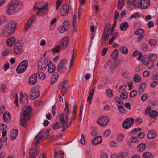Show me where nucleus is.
Returning a JSON list of instances; mask_svg holds the SVG:
<instances>
[{
	"instance_id": "obj_1",
	"label": "nucleus",
	"mask_w": 158,
	"mask_h": 158,
	"mask_svg": "<svg viewBox=\"0 0 158 158\" xmlns=\"http://www.w3.org/2000/svg\"><path fill=\"white\" fill-rule=\"evenodd\" d=\"M23 8V4L20 0H12L7 6L6 12L9 15H13L20 11Z\"/></svg>"
},
{
	"instance_id": "obj_2",
	"label": "nucleus",
	"mask_w": 158,
	"mask_h": 158,
	"mask_svg": "<svg viewBox=\"0 0 158 158\" xmlns=\"http://www.w3.org/2000/svg\"><path fill=\"white\" fill-rule=\"evenodd\" d=\"M127 4L128 6L134 5L137 7L143 9L147 8L150 5L149 0H127Z\"/></svg>"
},
{
	"instance_id": "obj_3",
	"label": "nucleus",
	"mask_w": 158,
	"mask_h": 158,
	"mask_svg": "<svg viewBox=\"0 0 158 158\" xmlns=\"http://www.w3.org/2000/svg\"><path fill=\"white\" fill-rule=\"evenodd\" d=\"M32 108L31 106H28L25 108L24 111L22 112L21 117L20 120V125L24 127H27L25 124L29 118V114L31 112Z\"/></svg>"
},
{
	"instance_id": "obj_4",
	"label": "nucleus",
	"mask_w": 158,
	"mask_h": 158,
	"mask_svg": "<svg viewBox=\"0 0 158 158\" xmlns=\"http://www.w3.org/2000/svg\"><path fill=\"white\" fill-rule=\"evenodd\" d=\"M48 5L47 3L43 5L40 2H37L34 6L35 10L37 9L38 12L36 13V15L37 16H41L46 13L48 10Z\"/></svg>"
},
{
	"instance_id": "obj_5",
	"label": "nucleus",
	"mask_w": 158,
	"mask_h": 158,
	"mask_svg": "<svg viewBox=\"0 0 158 158\" xmlns=\"http://www.w3.org/2000/svg\"><path fill=\"white\" fill-rule=\"evenodd\" d=\"M111 27V25L110 24L107 23L105 25L101 41L102 43L104 44L107 40L110 32Z\"/></svg>"
},
{
	"instance_id": "obj_6",
	"label": "nucleus",
	"mask_w": 158,
	"mask_h": 158,
	"mask_svg": "<svg viewBox=\"0 0 158 158\" xmlns=\"http://www.w3.org/2000/svg\"><path fill=\"white\" fill-rule=\"evenodd\" d=\"M67 62V60L65 59H63L60 61L57 68V71L59 73H62L65 72L66 69Z\"/></svg>"
},
{
	"instance_id": "obj_7",
	"label": "nucleus",
	"mask_w": 158,
	"mask_h": 158,
	"mask_svg": "<svg viewBox=\"0 0 158 158\" xmlns=\"http://www.w3.org/2000/svg\"><path fill=\"white\" fill-rule=\"evenodd\" d=\"M134 119L132 118H128L124 121L122 127L125 129H127L131 127L133 124Z\"/></svg>"
},
{
	"instance_id": "obj_8",
	"label": "nucleus",
	"mask_w": 158,
	"mask_h": 158,
	"mask_svg": "<svg viewBox=\"0 0 158 158\" xmlns=\"http://www.w3.org/2000/svg\"><path fill=\"white\" fill-rule=\"evenodd\" d=\"M23 45L21 41L17 42L14 48V51L15 54H20L22 51Z\"/></svg>"
},
{
	"instance_id": "obj_9",
	"label": "nucleus",
	"mask_w": 158,
	"mask_h": 158,
	"mask_svg": "<svg viewBox=\"0 0 158 158\" xmlns=\"http://www.w3.org/2000/svg\"><path fill=\"white\" fill-rule=\"evenodd\" d=\"M69 5L65 4L63 5L60 10V14L62 16H65L67 15L69 12Z\"/></svg>"
},
{
	"instance_id": "obj_10",
	"label": "nucleus",
	"mask_w": 158,
	"mask_h": 158,
	"mask_svg": "<svg viewBox=\"0 0 158 158\" xmlns=\"http://www.w3.org/2000/svg\"><path fill=\"white\" fill-rule=\"evenodd\" d=\"M48 61L45 58L43 60H40L38 63V69L40 70L45 69L48 66Z\"/></svg>"
},
{
	"instance_id": "obj_11",
	"label": "nucleus",
	"mask_w": 158,
	"mask_h": 158,
	"mask_svg": "<svg viewBox=\"0 0 158 158\" xmlns=\"http://www.w3.org/2000/svg\"><path fill=\"white\" fill-rule=\"evenodd\" d=\"M2 30L3 35L6 37H8L12 35L15 32L14 30L12 31L7 26H6L5 29Z\"/></svg>"
},
{
	"instance_id": "obj_12",
	"label": "nucleus",
	"mask_w": 158,
	"mask_h": 158,
	"mask_svg": "<svg viewBox=\"0 0 158 158\" xmlns=\"http://www.w3.org/2000/svg\"><path fill=\"white\" fill-rule=\"evenodd\" d=\"M109 122L107 117H102L99 118L97 121V123L102 127L106 125Z\"/></svg>"
},
{
	"instance_id": "obj_13",
	"label": "nucleus",
	"mask_w": 158,
	"mask_h": 158,
	"mask_svg": "<svg viewBox=\"0 0 158 158\" xmlns=\"http://www.w3.org/2000/svg\"><path fill=\"white\" fill-rule=\"evenodd\" d=\"M67 81H64L63 82H60L59 85L58 89L64 91L62 95H64L66 93L67 88L65 85L67 84Z\"/></svg>"
},
{
	"instance_id": "obj_14",
	"label": "nucleus",
	"mask_w": 158,
	"mask_h": 158,
	"mask_svg": "<svg viewBox=\"0 0 158 158\" xmlns=\"http://www.w3.org/2000/svg\"><path fill=\"white\" fill-rule=\"evenodd\" d=\"M37 75L35 73L32 75L28 79V83L29 85H33L37 82Z\"/></svg>"
},
{
	"instance_id": "obj_15",
	"label": "nucleus",
	"mask_w": 158,
	"mask_h": 158,
	"mask_svg": "<svg viewBox=\"0 0 158 158\" xmlns=\"http://www.w3.org/2000/svg\"><path fill=\"white\" fill-rule=\"evenodd\" d=\"M31 91L32 93L30 94L29 98L31 100H33L39 96L40 92L39 91H34L33 89H32Z\"/></svg>"
},
{
	"instance_id": "obj_16",
	"label": "nucleus",
	"mask_w": 158,
	"mask_h": 158,
	"mask_svg": "<svg viewBox=\"0 0 158 158\" xmlns=\"http://www.w3.org/2000/svg\"><path fill=\"white\" fill-rule=\"evenodd\" d=\"M16 41V40L15 37H10L7 40L6 44L8 46L11 47L14 45Z\"/></svg>"
},
{
	"instance_id": "obj_17",
	"label": "nucleus",
	"mask_w": 158,
	"mask_h": 158,
	"mask_svg": "<svg viewBox=\"0 0 158 158\" xmlns=\"http://www.w3.org/2000/svg\"><path fill=\"white\" fill-rule=\"evenodd\" d=\"M102 139L101 136H97L92 140V143L94 145H97L100 144L102 141Z\"/></svg>"
},
{
	"instance_id": "obj_18",
	"label": "nucleus",
	"mask_w": 158,
	"mask_h": 158,
	"mask_svg": "<svg viewBox=\"0 0 158 158\" xmlns=\"http://www.w3.org/2000/svg\"><path fill=\"white\" fill-rule=\"evenodd\" d=\"M62 43L61 46V48L63 49H66L68 46L69 43V39L67 37L63 38L62 40Z\"/></svg>"
},
{
	"instance_id": "obj_19",
	"label": "nucleus",
	"mask_w": 158,
	"mask_h": 158,
	"mask_svg": "<svg viewBox=\"0 0 158 158\" xmlns=\"http://www.w3.org/2000/svg\"><path fill=\"white\" fill-rule=\"evenodd\" d=\"M129 27L128 23L127 22H123L120 24L119 28L121 31H125Z\"/></svg>"
},
{
	"instance_id": "obj_20",
	"label": "nucleus",
	"mask_w": 158,
	"mask_h": 158,
	"mask_svg": "<svg viewBox=\"0 0 158 158\" xmlns=\"http://www.w3.org/2000/svg\"><path fill=\"white\" fill-rule=\"evenodd\" d=\"M72 56L71 57V60L70 61V63L69 64V68H71L72 67V65L73 64V63L75 60L76 55L77 54V51L75 49H74L72 51Z\"/></svg>"
},
{
	"instance_id": "obj_21",
	"label": "nucleus",
	"mask_w": 158,
	"mask_h": 158,
	"mask_svg": "<svg viewBox=\"0 0 158 158\" xmlns=\"http://www.w3.org/2000/svg\"><path fill=\"white\" fill-rule=\"evenodd\" d=\"M156 136V133L153 130H150L147 135V138L150 139H153Z\"/></svg>"
},
{
	"instance_id": "obj_22",
	"label": "nucleus",
	"mask_w": 158,
	"mask_h": 158,
	"mask_svg": "<svg viewBox=\"0 0 158 158\" xmlns=\"http://www.w3.org/2000/svg\"><path fill=\"white\" fill-rule=\"evenodd\" d=\"M16 24V23L15 21H11L9 22L7 26L12 31L14 30V31H15Z\"/></svg>"
},
{
	"instance_id": "obj_23",
	"label": "nucleus",
	"mask_w": 158,
	"mask_h": 158,
	"mask_svg": "<svg viewBox=\"0 0 158 158\" xmlns=\"http://www.w3.org/2000/svg\"><path fill=\"white\" fill-rule=\"evenodd\" d=\"M3 118L4 122L6 123H9L11 118L10 114L9 113H4L3 115Z\"/></svg>"
},
{
	"instance_id": "obj_24",
	"label": "nucleus",
	"mask_w": 158,
	"mask_h": 158,
	"mask_svg": "<svg viewBox=\"0 0 158 158\" xmlns=\"http://www.w3.org/2000/svg\"><path fill=\"white\" fill-rule=\"evenodd\" d=\"M72 24L73 27V32L74 33L76 32L77 28V17L76 15H74L73 16Z\"/></svg>"
},
{
	"instance_id": "obj_25",
	"label": "nucleus",
	"mask_w": 158,
	"mask_h": 158,
	"mask_svg": "<svg viewBox=\"0 0 158 158\" xmlns=\"http://www.w3.org/2000/svg\"><path fill=\"white\" fill-rule=\"evenodd\" d=\"M37 150H34L33 147H31L29 151V155L30 156L29 158H35V155H37Z\"/></svg>"
},
{
	"instance_id": "obj_26",
	"label": "nucleus",
	"mask_w": 158,
	"mask_h": 158,
	"mask_svg": "<svg viewBox=\"0 0 158 158\" xmlns=\"http://www.w3.org/2000/svg\"><path fill=\"white\" fill-rule=\"evenodd\" d=\"M27 68L25 66H23L22 65L19 64L16 69L17 72L19 74H21L24 72L27 69Z\"/></svg>"
},
{
	"instance_id": "obj_27",
	"label": "nucleus",
	"mask_w": 158,
	"mask_h": 158,
	"mask_svg": "<svg viewBox=\"0 0 158 158\" xmlns=\"http://www.w3.org/2000/svg\"><path fill=\"white\" fill-rule=\"evenodd\" d=\"M55 69V67L53 64L51 62H49L48 67V71L50 73L53 72Z\"/></svg>"
},
{
	"instance_id": "obj_28",
	"label": "nucleus",
	"mask_w": 158,
	"mask_h": 158,
	"mask_svg": "<svg viewBox=\"0 0 158 158\" xmlns=\"http://www.w3.org/2000/svg\"><path fill=\"white\" fill-rule=\"evenodd\" d=\"M28 99V96L27 94L26 93H25L21 96V98L20 99L21 102L22 103H27Z\"/></svg>"
},
{
	"instance_id": "obj_29",
	"label": "nucleus",
	"mask_w": 158,
	"mask_h": 158,
	"mask_svg": "<svg viewBox=\"0 0 158 158\" xmlns=\"http://www.w3.org/2000/svg\"><path fill=\"white\" fill-rule=\"evenodd\" d=\"M146 84L145 83L143 82L140 84L138 92L139 94H141L144 92L146 88Z\"/></svg>"
},
{
	"instance_id": "obj_30",
	"label": "nucleus",
	"mask_w": 158,
	"mask_h": 158,
	"mask_svg": "<svg viewBox=\"0 0 158 158\" xmlns=\"http://www.w3.org/2000/svg\"><path fill=\"white\" fill-rule=\"evenodd\" d=\"M18 134V130L17 129L13 130L11 133V139L14 140L16 138Z\"/></svg>"
},
{
	"instance_id": "obj_31",
	"label": "nucleus",
	"mask_w": 158,
	"mask_h": 158,
	"mask_svg": "<svg viewBox=\"0 0 158 158\" xmlns=\"http://www.w3.org/2000/svg\"><path fill=\"white\" fill-rule=\"evenodd\" d=\"M148 57L150 61L155 62L156 61L157 56L156 54H149L148 55Z\"/></svg>"
},
{
	"instance_id": "obj_32",
	"label": "nucleus",
	"mask_w": 158,
	"mask_h": 158,
	"mask_svg": "<svg viewBox=\"0 0 158 158\" xmlns=\"http://www.w3.org/2000/svg\"><path fill=\"white\" fill-rule=\"evenodd\" d=\"M119 55L118 50L116 49H115L111 54V57L114 59H116L118 57Z\"/></svg>"
},
{
	"instance_id": "obj_33",
	"label": "nucleus",
	"mask_w": 158,
	"mask_h": 158,
	"mask_svg": "<svg viewBox=\"0 0 158 158\" xmlns=\"http://www.w3.org/2000/svg\"><path fill=\"white\" fill-rule=\"evenodd\" d=\"M149 115L150 118H154L157 117L158 113L156 111L153 110L149 113Z\"/></svg>"
},
{
	"instance_id": "obj_34",
	"label": "nucleus",
	"mask_w": 158,
	"mask_h": 158,
	"mask_svg": "<svg viewBox=\"0 0 158 158\" xmlns=\"http://www.w3.org/2000/svg\"><path fill=\"white\" fill-rule=\"evenodd\" d=\"M120 52L123 54H127L128 52V49L126 47L122 46L119 48Z\"/></svg>"
},
{
	"instance_id": "obj_35",
	"label": "nucleus",
	"mask_w": 158,
	"mask_h": 158,
	"mask_svg": "<svg viewBox=\"0 0 158 158\" xmlns=\"http://www.w3.org/2000/svg\"><path fill=\"white\" fill-rule=\"evenodd\" d=\"M125 3V0H119L118 5V9L119 10L121 9L124 6Z\"/></svg>"
},
{
	"instance_id": "obj_36",
	"label": "nucleus",
	"mask_w": 158,
	"mask_h": 158,
	"mask_svg": "<svg viewBox=\"0 0 158 158\" xmlns=\"http://www.w3.org/2000/svg\"><path fill=\"white\" fill-rule=\"evenodd\" d=\"M58 77V74L57 73L52 76L51 78V83L52 84H54L57 81Z\"/></svg>"
},
{
	"instance_id": "obj_37",
	"label": "nucleus",
	"mask_w": 158,
	"mask_h": 158,
	"mask_svg": "<svg viewBox=\"0 0 158 158\" xmlns=\"http://www.w3.org/2000/svg\"><path fill=\"white\" fill-rule=\"evenodd\" d=\"M94 89H92L91 91L90 92L89 94V97H88V100L89 102V104H91L92 100L94 95Z\"/></svg>"
},
{
	"instance_id": "obj_38",
	"label": "nucleus",
	"mask_w": 158,
	"mask_h": 158,
	"mask_svg": "<svg viewBox=\"0 0 158 158\" xmlns=\"http://www.w3.org/2000/svg\"><path fill=\"white\" fill-rule=\"evenodd\" d=\"M142 156L143 158H152L153 157L152 154L149 152L144 153Z\"/></svg>"
},
{
	"instance_id": "obj_39",
	"label": "nucleus",
	"mask_w": 158,
	"mask_h": 158,
	"mask_svg": "<svg viewBox=\"0 0 158 158\" xmlns=\"http://www.w3.org/2000/svg\"><path fill=\"white\" fill-rule=\"evenodd\" d=\"M149 61L150 60L148 56V57L143 56L142 60V62L143 64L147 65Z\"/></svg>"
},
{
	"instance_id": "obj_40",
	"label": "nucleus",
	"mask_w": 158,
	"mask_h": 158,
	"mask_svg": "<svg viewBox=\"0 0 158 158\" xmlns=\"http://www.w3.org/2000/svg\"><path fill=\"white\" fill-rule=\"evenodd\" d=\"M111 35L112 36V38H114V39L115 40L116 37L118 36V32L117 31H114V30H113V29H111Z\"/></svg>"
},
{
	"instance_id": "obj_41",
	"label": "nucleus",
	"mask_w": 158,
	"mask_h": 158,
	"mask_svg": "<svg viewBox=\"0 0 158 158\" xmlns=\"http://www.w3.org/2000/svg\"><path fill=\"white\" fill-rule=\"evenodd\" d=\"M117 106L120 113L123 114L126 112V110L123 106L118 105Z\"/></svg>"
},
{
	"instance_id": "obj_42",
	"label": "nucleus",
	"mask_w": 158,
	"mask_h": 158,
	"mask_svg": "<svg viewBox=\"0 0 158 158\" xmlns=\"http://www.w3.org/2000/svg\"><path fill=\"white\" fill-rule=\"evenodd\" d=\"M145 145L143 143L138 145L137 147V149L141 152L145 150Z\"/></svg>"
},
{
	"instance_id": "obj_43",
	"label": "nucleus",
	"mask_w": 158,
	"mask_h": 158,
	"mask_svg": "<svg viewBox=\"0 0 158 158\" xmlns=\"http://www.w3.org/2000/svg\"><path fill=\"white\" fill-rule=\"evenodd\" d=\"M133 80L135 82L138 83L141 81V78L139 75L135 74L134 75Z\"/></svg>"
},
{
	"instance_id": "obj_44",
	"label": "nucleus",
	"mask_w": 158,
	"mask_h": 158,
	"mask_svg": "<svg viewBox=\"0 0 158 158\" xmlns=\"http://www.w3.org/2000/svg\"><path fill=\"white\" fill-rule=\"evenodd\" d=\"M77 109V106L76 105H75L73 107V114L72 117V119H75L76 117V113Z\"/></svg>"
},
{
	"instance_id": "obj_45",
	"label": "nucleus",
	"mask_w": 158,
	"mask_h": 158,
	"mask_svg": "<svg viewBox=\"0 0 158 158\" xmlns=\"http://www.w3.org/2000/svg\"><path fill=\"white\" fill-rule=\"evenodd\" d=\"M144 31L142 29H138L134 32V34L135 35H141L144 33Z\"/></svg>"
},
{
	"instance_id": "obj_46",
	"label": "nucleus",
	"mask_w": 158,
	"mask_h": 158,
	"mask_svg": "<svg viewBox=\"0 0 158 158\" xmlns=\"http://www.w3.org/2000/svg\"><path fill=\"white\" fill-rule=\"evenodd\" d=\"M43 131H40L35 137V139H40L39 140H40L42 138H44L43 135Z\"/></svg>"
},
{
	"instance_id": "obj_47",
	"label": "nucleus",
	"mask_w": 158,
	"mask_h": 158,
	"mask_svg": "<svg viewBox=\"0 0 158 158\" xmlns=\"http://www.w3.org/2000/svg\"><path fill=\"white\" fill-rule=\"evenodd\" d=\"M19 64L23 66H25L27 68L28 66V61L27 60H25L22 61Z\"/></svg>"
},
{
	"instance_id": "obj_48",
	"label": "nucleus",
	"mask_w": 158,
	"mask_h": 158,
	"mask_svg": "<svg viewBox=\"0 0 158 158\" xmlns=\"http://www.w3.org/2000/svg\"><path fill=\"white\" fill-rule=\"evenodd\" d=\"M124 135L123 134H120L118 135L117 138V140L119 142H122L124 139Z\"/></svg>"
},
{
	"instance_id": "obj_49",
	"label": "nucleus",
	"mask_w": 158,
	"mask_h": 158,
	"mask_svg": "<svg viewBox=\"0 0 158 158\" xmlns=\"http://www.w3.org/2000/svg\"><path fill=\"white\" fill-rule=\"evenodd\" d=\"M156 44V41L154 39H151L149 41V44L151 46H154Z\"/></svg>"
},
{
	"instance_id": "obj_50",
	"label": "nucleus",
	"mask_w": 158,
	"mask_h": 158,
	"mask_svg": "<svg viewBox=\"0 0 158 158\" xmlns=\"http://www.w3.org/2000/svg\"><path fill=\"white\" fill-rule=\"evenodd\" d=\"M36 74L41 79H44L46 77L45 74L43 73H37Z\"/></svg>"
},
{
	"instance_id": "obj_51",
	"label": "nucleus",
	"mask_w": 158,
	"mask_h": 158,
	"mask_svg": "<svg viewBox=\"0 0 158 158\" xmlns=\"http://www.w3.org/2000/svg\"><path fill=\"white\" fill-rule=\"evenodd\" d=\"M63 26H60L58 27V30L60 33H64L67 29Z\"/></svg>"
},
{
	"instance_id": "obj_52",
	"label": "nucleus",
	"mask_w": 158,
	"mask_h": 158,
	"mask_svg": "<svg viewBox=\"0 0 158 158\" xmlns=\"http://www.w3.org/2000/svg\"><path fill=\"white\" fill-rule=\"evenodd\" d=\"M63 26H64V27H65V28L67 30H68L70 27L69 22L68 20L64 21Z\"/></svg>"
},
{
	"instance_id": "obj_53",
	"label": "nucleus",
	"mask_w": 158,
	"mask_h": 158,
	"mask_svg": "<svg viewBox=\"0 0 158 158\" xmlns=\"http://www.w3.org/2000/svg\"><path fill=\"white\" fill-rule=\"evenodd\" d=\"M137 94V91L135 90H134L130 92L129 95L131 98H133L135 97Z\"/></svg>"
},
{
	"instance_id": "obj_54",
	"label": "nucleus",
	"mask_w": 158,
	"mask_h": 158,
	"mask_svg": "<svg viewBox=\"0 0 158 158\" xmlns=\"http://www.w3.org/2000/svg\"><path fill=\"white\" fill-rule=\"evenodd\" d=\"M61 128V126L59 125V123L58 122L55 123L53 125L52 128L53 129H55L56 128V129H59Z\"/></svg>"
},
{
	"instance_id": "obj_55",
	"label": "nucleus",
	"mask_w": 158,
	"mask_h": 158,
	"mask_svg": "<svg viewBox=\"0 0 158 158\" xmlns=\"http://www.w3.org/2000/svg\"><path fill=\"white\" fill-rule=\"evenodd\" d=\"M51 131V129H48L45 131V132L43 133V137L44 138L46 137H48L49 136V133Z\"/></svg>"
},
{
	"instance_id": "obj_56",
	"label": "nucleus",
	"mask_w": 158,
	"mask_h": 158,
	"mask_svg": "<svg viewBox=\"0 0 158 158\" xmlns=\"http://www.w3.org/2000/svg\"><path fill=\"white\" fill-rule=\"evenodd\" d=\"M106 93L107 96L109 97H112L113 96V92L112 90L110 89H108L106 90Z\"/></svg>"
},
{
	"instance_id": "obj_57",
	"label": "nucleus",
	"mask_w": 158,
	"mask_h": 158,
	"mask_svg": "<svg viewBox=\"0 0 158 158\" xmlns=\"http://www.w3.org/2000/svg\"><path fill=\"white\" fill-rule=\"evenodd\" d=\"M81 138L80 140V142L81 143V144L83 145L85 144V136L84 134H81Z\"/></svg>"
},
{
	"instance_id": "obj_58",
	"label": "nucleus",
	"mask_w": 158,
	"mask_h": 158,
	"mask_svg": "<svg viewBox=\"0 0 158 158\" xmlns=\"http://www.w3.org/2000/svg\"><path fill=\"white\" fill-rule=\"evenodd\" d=\"M154 62L150 61L148 64L147 65H148V67L150 69H153L154 67Z\"/></svg>"
},
{
	"instance_id": "obj_59",
	"label": "nucleus",
	"mask_w": 158,
	"mask_h": 158,
	"mask_svg": "<svg viewBox=\"0 0 158 158\" xmlns=\"http://www.w3.org/2000/svg\"><path fill=\"white\" fill-rule=\"evenodd\" d=\"M111 134V131L110 129H107L105 131L104 133V137H107L109 136Z\"/></svg>"
},
{
	"instance_id": "obj_60",
	"label": "nucleus",
	"mask_w": 158,
	"mask_h": 158,
	"mask_svg": "<svg viewBox=\"0 0 158 158\" xmlns=\"http://www.w3.org/2000/svg\"><path fill=\"white\" fill-rule=\"evenodd\" d=\"M123 156L122 154L117 155L116 154H113L111 156V158H123Z\"/></svg>"
},
{
	"instance_id": "obj_61",
	"label": "nucleus",
	"mask_w": 158,
	"mask_h": 158,
	"mask_svg": "<svg viewBox=\"0 0 158 158\" xmlns=\"http://www.w3.org/2000/svg\"><path fill=\"white\" fill-rule=\"evenodd\" d=\"M60 48H61V46H58L55 47L54 48L52 49V51L54 52H57L59 51Z\"/></svg>"
},
{
	"instance_id": "obj_62",
	"label": "nucleus",
	"mask_w": 158,
	"mask_h": 158,
	"mask_svg": "<svg viewBox=\"0 0 158 158\" xmlns=\"http://www.w3.org/2000/svg\"><path fill=\"white\" fill-rule=\"evenodd\" d=\"M65 105L66 107L65 108L64 113L65 114H68L69 110V106L67 102H65Z\"/></svg>"
},
{
	"instance_id": "obj_63",
	"label": "nucleus",
	"mask_w": 158,
	"mask_h": 158,
	"mask_svg": "<svg viewBox=\"0 0 158 158\" xmlns=\"http://www.w3.org/2000/svg\"><path fill=\"white\" fill-rule=\"evenodd\" d=\"M141 49L143 51H146L148 49V44L146 43H143L142 44Z\"/></svg>"
},
{
	"instance_id": "obj_64",
	"label": "nucleus",
	"mask_w": 158,
	"mask_h": 158,
	"mask_svg": "<svg viewBox=\"0 0 158 158\" xmlns=\"http://www.w3.org/2000/svg\"><path fill=\"white\" fill-rule=\"evenodd\" d=\"M128 96V94L126 92H124L123 93H122L121 95V97L124 99H126L127 98Z\"/></svg>"
}]
</instances>
